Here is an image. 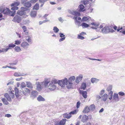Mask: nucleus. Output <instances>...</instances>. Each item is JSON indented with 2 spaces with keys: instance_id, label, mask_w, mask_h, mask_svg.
<instances>
[{
  "instance_id": "24",
  "label": "nucleus",
  "mask_w": 125,
  "mask_h": 125,
  "mask_svg": "<svg viewBox=\"0 0 125 125\" xmlns=\"http://www.w3.org/2000/svg\"><path fill=\"white\" fill-rule=\"evenodd\" d=\"M113 98L115 101H118L119 100L118 94L115 93L114 94L113 96Z\"/></svg>"
},
{
  "instance_id": "20",
  "label": "nucleus",
  "mask_w": 125,
  "mask_h": 125,
  "mask_svg": "<svg viewBox=\"0 0 125 125\" xmlns=\"http://www.w3.org/2000/svg\"><path fill=\"white\" fill-rule=\"evenodd\" d=\"M24 6L27 8H29L31 6V3L29 2H27L25 3Z\"/></svg>"
},
{
  "instance_id": "12",
  "label": "nucleus",
  "mask_w": 125,
  "mask_h": 125,
  "mask_svg": "<svg viewBox=\"0 0 125 125\" xmlns=\"http://www.w3.org/2000/svg\"><path fill=\"white\" fill-rule=\"evenodd\" d=\"M38 92L36 91H32L31 93V97L33 98L36 97L38 95Z\"/></svg>"
},
{
  "instance_id": "37",
  "label": "nucleus",
  "mask_w": 125,
  "mask_h": 125,
  "mask_svg": "<svg viewBox=\"0 0 125 125\" xmlns=\"http://www.w3.org/2000/svg\"><path fill=\"white\" fill-rule=\"evenodd\" d=\"M86 83H83L82 84L81 88L83 90H85L86 88Z\"/></svg>"
},
{
  "instance_id": "55",
  "label": "nucleus",
  "mask_w": 125,
  "mask_h": 125,
  "mask_svg": "<svg viewBox=\"0 0 125 125\" xmlns=\"http://www.w3.org/2000/svg\"><path fill=\"white\" fill-rule=\"evenodd\" d=\"M88 1L86 0L83 1V3L85 5L86 4H88Z\"/></svg>"
},
{
  "instance_id": "53",
  "label": "nucleus",
  "mask_w": 125,
  "mask_h": 125,
  "mask_svg": "<svg viewBox=\"0 0 125 125\" xmlns=\"http://www.w3.org/2000/svg\"><path fill=\"white\" fill-rule=\"evenodd\" d=\"M21 86L22 88H24L26 87V85L24 83H22L21 84Z\"/></svg>"
},
{
  "instance_id": "42",
  "label": "nucleus",
  "mask_w": 125,
  "mask_h": 125,
  "mask_svg": "<svg viewBox=\"0 0 125 125\" xmlns=\"http://www.w3.org/2000/svg\"><path fill=\"white\" fill-rule=\"evenodd\" d=\"M53 30L54 32L55 33L57 32L59 30L56 27H54L53 28Z\"/></svg>"
},
{
  "instance_id": "17",
  "label": "nucleus",
  "mask_w": 125,
  "mask_h": 125,
  "mask_svg": "<svg viewBox=\"0 0 125 125\" xmlns=\"http://www.w3.org/2000/svg\"><path fill=\"white\" fill-rule=\"evenodd\" d=\"M108 96V95L107 94H104L103 95L101 96L102 100L104 101H105L107 99Z\"/></svg>"
},
{
  "instance_id": "32",
  "label": "nucleus",
  "mask_w": 125,
  "mask_h": 125,
  "mask_svg": "<svg viewBox=\"0 0 125 125\" xmlns=\"http://www.w3.org/2000/svg\"><path fill=\"white\" fill-rule=\"evenodd\" d=\"M14 50L16 52H19L21 51V49L20 47L18 46H15Z\"/></svg>"
},
{
  "instance_id": "62",
  "label": "nucleus",
  "mask_w": 125,
  "mask_h": 125,
  "mask_svg": "<svg viewBox=\"0 0 125 125\" xmlns=\"http://www.w3.org/2000/svg\"><path fill=\"white\" fill-rule=\"evenodd\" d=\"M38 0H31V1L32 3H35L37 2Z\"/></svg>"
},
{
  "instance_id": "58",
  "label": "nucleus",
  "mask_w": 125,
  "mask_h": 125,
  "mask_svg": "<svg viewBox=\"0 0 125 125\" xmlns=\"http://www.w3.org/2000/svg\"><path fill=\"white\" fill-rule=\"evenodd\" d=\"M80 34L83 36L84 35L86 34L85 32H82L81 33H80Z\"/></svg>"
},
{
  "instance_id": "49",
  "label": "nucleus",
  "mask_w": 125,
  "mask_h": 125,
  "mask_svg": "<svg viewBox=\"0 0 125 125\" xmlns=\"http://www.w3.org/2000/svg\"><path fill=\"white\" fill-rule=\"evenodd\" d=\"M28 38L26 39V40L28 42H31V37L29 36H28Z\"/></svg>"
},
{
  "instance_id": "60",
  "label": "nucleus",
  "mask_w": 125,
  "mask_h": 125,
  "mask_svg": "<svg viewBox=\"0 0 125 125\" xmlns=\"http://www.w3.org/2000/svg\"><path fill=\"white\" fill-rule=\"evenodd\" d=\"M14 76H19V74L17 73H15L14 74Z\"/></svg>"
},
{
  "instance_id": "33",
  "label": "nucleus",
  "mask_w": 125,
  "mask_h": 125,
  "mask_svg": "<svg viewBox=\"0 0 125 125\" xmlns=\"http://www.w3.org/2000/svg\"><path fill=\"white\" fill-rule=\"evenodd\" d=\"M64 117L67 119H69L72 116L69 114H67L66 113L65 114L63 115Z\"/></svg>"
},
{
  "instance_id": "19",
  "label": "nucleus",
  "mask_w": 125,
  "mask_h": 125,
  "mask_svg": "<svg viewBox=\"0 0 125 125\" xmlns=\"http://www.w3.org/2000/svg\"><path fill=\"white\" fill-rule=\"evenodd\" d=\"M91 24L92 25V27L94 29L97 28L98 26V24H97L95 22H93V23H92Z\"/></svg>"
},
{
  "instance_id": "3",
  "label": "nucleus",
  "mask_w": 125,
  "mask_h": 125,
  "mask_svg": "<svg viewBox=\"0 0 125 125\" xmlns=\"http://www.w3.org/2000/svg\"><path fill=\"white\" fill-rule=\"evenodd\" d=\"M112 85H109L107 87L106 90L108 92H110L108 93V97L110 100H111L112 98L113 94V91H111L112 89Z\"/></svg>"
},
{
  "instance_id": "38",
  "label": "nucleus",
  "mask_w": 125,
  "mask_h": 125,
  "mask_svg": "<svg viewBox=\"0 0 125 125\" xmlns=\"http://www.w3.org/2000/svg\"><path fill=\"white\" fill-rule=\"evenodd\" d=\"M4 95L8 100L10 101L11 100V98L10 97L8 93H6Z\"/></svg>"
},
{
  "instance_id": "23",
  "label": "nucleus",
  "mask_w": 125,
  "mask_h": 125,
  "mask_svg": "<svg viewBox=\"0 0 125 125\" xmlns=\"http://www.w3.org/2000/svg\"><path fill=\"white\" fill-rule=\"evenodd\" d=\"M79 8L80 11H83L85 10L84 6L82 4L80 5L79 6Z\"/></svg>"
},
{
  "instance_id": "30",
  "label": "nucleus",
  "mask_w": 125,
  "mask_h": 125,
  "mask_svg": "<svg viewBox=\"0 0 125 125\" xmlns=\"http://www.w3.org/2000/svg\"><path fill=\"white\" fill-rule=\"evenodd\" d=\"M26 85L27 87L28 88L31 89L33 88V87L32 84L30 82H27Z\"/></svg>"
},
{
  "instance_id": "39",
  "label": "nucleus",
  "mask_w": 125,
  "mask_h": 125,
  "mask_svg": "<svg viewBox=\"0 0 125 125\" xmlns=\"http://www.w3.org/2000/svg\"><path fill=\"white\" fill-rule=\"evenodd\" d=\"M89 19L88 18L86 17H84L83 18L82 20L81 21L83 22L85 21L89 20Z\"/></svg>"
},
{
  "instance_id": "54",
  "label": "nucleus",
  "mask_w": 125,
  "mask_h": 125,
  "mask_svg": "<svg viewBox=\"0 0 125 125\" xmlns=\"http://www.w3.org/2000/svg\"><path fill=\"white\" fill-rule=\"evenodd\" d=\"M65 39V37H63L62 38H61L59 40V41L60 42L62 41H63L64 40V39Z\"/></svg>"
},
{
  "instance_id": "11",
  "label": "nucleus",
  "mask_w": 125,
  "mask_h": 125,
  "mask_svg": "<svg viewBox=\"0 0 125 125\" xmlns=\"http://www.w3.org/2000/svg\"><path fill=\"white\" fill-rule=\"evenodd\" d=\"M29 44L27 42H24L21 44V47L24 49H27L29 46Z\"/></svg>"
},
{
  "instance_id": "64",
  "label": "nucleus",
  "mask_w": 125,
  "mask_h": 125,
  "mask_svg": "<svg viewBox=\"0 0 125 125\" xmlns=\"http://www.w3.org/2000/svg\"><path fill=\"white\" fill-rule=\"evenodd\" d=\"M122 29V27L120 28L119 27L117 29V30L118 32L120 30H121Z\"/></svg>"
},
{
  "instance_id": "28",
  "label": "nucleus",
  "mask_w": 125,
  "mask_h": 125,
  "mask_svg": "<svg viewBox=\"0 0 125 125\" xmlns=\"http://www.w3.org/2000/svg\"><path fill=\"white\" fill-rule=\"evenodd\" d=\"M90 110L94 111L95 109V106L94 104L91 105L89 107Z\"/></svg>"
},
{
  "instance_id": "45",
  "label": "nucleus",
  "mask_w": 125,
  "mask_h": 125,
  "mask_svg": "<svg viewBox=\"0 0 125 125\" xmlns=\"http://www.w3.org/2000/svg\"><path fill=\"white\" fill-rule=\"evenodd\" d=\"M77 38L81 40H83L84 39V38L83 36L81 35H78Z\"/></svg>"
},
{
  "instance_id": "35",
  "label": "nucleus",
  "mask_w": 125,
  "mask_h": 125,
  "mask_svg": "<svg viewBox=\"0 0 125 125\" xmlns=\"http://www.w3.org/2000/svg\"><path fill=\"white\" fill-rule=\"evenodd\" d=\"M81 25L84 28H87L89 26V25L88 24L84 22L82 23L81 24Z\"/></svg>"
},
{
  "instance_id": "1",
  "label": "nucleus",
  "mask_w": 125,
  "mask_h": 125,
  "mask_svg": "<svg viewBox=\"0 0 125 125\" xmlns=\"http://www.w3.org/2000/svg\"><path fill=\"white\" fill-rule=\"evenodd\" d=\"M57 83V81L56 79L52 80L48 86L49 89L51 90H54L56 87V86L55 84Z\"/></svg>"
},
{
  "instance_id": "15",
  "label": "nucleus",
  "mask_w": 125,
  "mask_h": 125,
  "mask_svg": "<svg viewBox=\"0 0 125 125\" xmlns=\"http://www.w3.org/2000/svg\"><path fill=\"white\" fill-rule=\"evenodd\" d=\"M50 82V80H49L48 79H46L43 82V83H44L45 86L47 87L48 86V84Z\"/></svg>"
},
{
  "instance_id": "25",
  "label": "nucleus",
  "mask_w": 125,
  "mask_h": 125,
  "mask_svg": "<svg viewBox=\"0 0 125 125\" xmlns=\"http://www.w3.org/2000/svg\"><path fill=\"white\" fill-rule=\"evenodd\" d=\"M37 99L39 101H45V99L40 95H39L38 96V97L37 98Z\"/></svg>"
},
{
  "instance_id": "56",
  "label": "nucleus",
  "mask_w": 125,
  "mask_h": 125,
  "mask_svg": "<svg viewBox=\"0 0 125 125\" xmlns=\"http://www.w3.org/2000/svg\"><path fill=\"white\" fill-rule=\"evenodd\" d=\"M5 116L7 117H9L11 116V115L10 114H7L5 115Z\"/></svg>"
},
{
  "instance_id": "4",
  "label": "nucleus",
  "mask_w": 125,
  "mask_h": 125,
  "mask_svg": "<svg viewBox=\"0 0 125 125\" xmlns=\"http://www.w3.org/2000/svg\"><path fill=\"white\" fill-rule=\"evenodd\" d=\"M3 13L5 14H8L11 16H13L15 14V11L14 12L11 11L8 8H4L3 11Z\"/></svg>"
},
{
  "instance_id": "51",
  "label": "nucleus",
  "mask_w": 125,
  "mask_h": 125,
  "mask_svg": "<svg viewBox=\"0 0 125 125\" xmlns=\"http://www.w3.org/2000/svg\"><path fill=\"white\" fill-rule=\"evenodd\" d=\"M96 80V79L95 78H92L91 79V81L92 83H94Z\"/></svg>"
},
{
  "instance_id": "36",
  "label": "nucleus",
  "mask_w": 125,
  "mask_h": 125,
  "mask_svg": "<svg viewBox=\"0 0 125 125\" xmlns=\"http://www.w3.org/2000/svg\"><path fill=\"white\" fill-rule=\"evenodd\" d=\"M17 13L19 15L21 16H22L24 14V11H22V10H18L17 12Z\"/></svg>"
},
{
  "instance_id": "22",
  "label": "nucleus",
  "mask_w": 125,
  "mask_h": 125,
  "mask_svg": "<svg viewBox=\"0 0 125 125\" xmlns=\"http://www.w3.org/2000/svg\"><path fill=\"white\" fill-rule=\"evenodd\" d=\"M90 111L89 107H86L83 111L84 113L86 114L88 113Z\"/></svg>"
},
{
  "instance_id": "61",
  "label": "nucleus",
  "mask_w": 125,
  "mask_h": 125,
  "mask_svg": "<svg viewBox=\"0 0 125 125\" xmlns=\"http://www.w3.org/2000/svg\"><path fill=\"white\" fill-rule=\"evenodd\" d=\"M27 1V0H21V2L22 4H23Z\"/></svg>"
},
{
  "instance_id": "40",
  "label": "nucleus",
  "mask_w": 125,
  "mask_h": 125,
  "mask_svg": "<svg viewBox=\"0 0 125 125\" xmlns=\"http://www.w3.org/2000/svg\"><path fill=\"white\" fill-rule=\"evenodd\" d=\"M9 96L11 98V97L13 98H14V93L12 92L11 91L10 92V93H9Z\"/></svg>"
},
{
  "instance_id": "5",
  "label": "nucleus",
  "mask_w": 125,
  "mask_h": 125,
  "mask_svg": "<svg viewBox=\"0 0 125 125\" xmlns=\"http://www.w3.org/2000/svg\"><path fill=\"white\" fill-rule=\"evenodd\" d=\"M16 45L13 44L12 43L9 44L8 46L6 47V49L3 48L0 50L1 53L2 52H7L8 50L11 49L12 48H13L15 47Z\"/></svg>"
},
{
  "instance_id": "31",
  "label": "nucleus",
  "mask_w": 125,
  "mask_h": 125,
  "mask_svg": "<svg viewBox=\"0 0 125 125\" xmlns=\"http://www.w3.org/2000/svg\"><path fill=\"white\" fill-rule=\"evenodd\" d=\"M39 5L38 3H36L34 6L33 8V9L36 10H38L39 9Z\"/></svg>"
},
{
  "instance_id": "44",
  "label": "nucleus",
  "mask_w": 125,
  "mask_h": 125,
  "mask_svg": "<svg viewBox=\"0 0 125 125\" xmlns=\"http://www.w3.org/2000/svg\"><path fill=\"white\" fill-rule=\"evenodd\" d=\"M81 104V103H80V101H79L76 104V107L77 109H78L80 107Z\"/></svg>"
},
{
  "instance_id": "63",
  "label": "nucleus",
  "mask_w": 125,
  "mask_h": 125,
  "mask_svg": "<svg viewBox=\"0 0 125 125\" xmlns=\"http://www.w3.org/2000/svg\"><path fill=\"white\" fill-rule=\"evenodd\" d=\"M21 10H23V11H24L26 10V8L24 7H22L21 8Z\"/></svg>"
},
{
  "instance_id": "7",
  "label": "nucleus",
  "mask_w": 125,
  "mask_h": 125,
  "mask_svg": "<svg viewBox=\"0 0 125 125\" xmlns=\"http://www.w3.org/2000/svg\"><path fill=\"white\" fill-rule=\"evenodd\" d=\"M20 4V1H17L12 3L11 5V6L12 7L11 9L13 10H17L18 8L17 6L19 5Z\"/></svg>"
},
{
  "instance_id": "13",
  "label": "nucleus",
  "mask_w": 125,
  "mask_h": 125,
  "mask_svg": "<svg viewBox=\"0 0 125 125\" xmlns=\"http://www.w3.org/2000/svg\"><path fill=\"white\" fill-rule=\"evenodd\" d=\"M75 79V77L74 76L71 77L69 79L68 83L71 86L72 84V81H74Z\"/></svg>"
},
{
  "instance_id": "16",
  "label": "nucleus",
  "mask_w": 125,
  "mask_h": 125,
  "mask_svg": "<svg viewBox=\"0 0 125 125\" xmlns=\"http://www.w3.org/2000/svg\"><path fill=\"white\" fill-rule=\"evenodd\" d=\"M15 94L17 98H18L19 96V91L17 87H15L14 89Z\"/></svg>"
},
{
  "instance_id": "18",
  "label": "nucleus",
  "mask_w": 125,
  "mask_h": 125,
  "mask_svg": "<svg viewBox=\"0 0 125 125\" xmlns=\"http://www.w3.org/2000/svg\"><path fill=\"white\" fill-rule=\"evenodd\" d=\"M39 82L37 83V89L39 91H40L42 89V86L41 85Z\"/></svg>"
},
{
  "instance_id": "6",
  "label": "nucleus",
  "mask_w": 125,
  "mask_h": 125,
  "mask_svg": "<svg viewBox=\"0 0 125 125\" xmlns=\"http://www.w3.org/2000/svg\"><path fill=\"white\" fill-rule=\"evenodd\" d=\"M92 118V117L91 115H89L88 116L85 115H84L82 116L81 121L84 123L87 121L88 120L91 119Z\"/></svg>"
},
{
  "instance_id": "27",
  "label": "nucleus",
  "mask_w": 125,
  "mask_h": 125,
  "mask_svg": "<svg viewBox=\"0 0 125 125\" xmlns=\"http://www.w3.org/2000/svg\"><path fill=\"white\" fill-rule=\"evenodd\" d=\"M78 111V110L76 109L74 110L69 113V114L71 115H74L76 114Z\"/></svg>"
},
{
  "instance_id": "57",
  "label": "nucleus",
  "mask_w": 125,
  "mask_h": 125,
  "mask_svg": "<svg viewBox=\"0 0 125 125\" xmlns=\"http://www.w3.org/2000/svg\"><path fill=\"white\" fill-rule=\"evenodd\" d=\"M46 22V20L44 21H40L39 22V23L40 25H41L43 23L45 22Z\"/></svg>"
},
{
  "instance_id": "47",
  "label": "nucleus",
  "mask_w": 125,
  "mask_h": 125,
  "mask_svg": "<svg viewBox=\"0 0 125 125\" xmlns=\"http://www.w3.org/2000/svg\"><path fill=\"white\" fill-rule=\"evenodd\" d=\"M74 15H75L77 16H80V13L78 12L77 11H75L74 12Z\"/></svg>"
},
{
  "instance_id": "8",
  "label": "nucleus",
  "mask_w": 125,
  "mask_h": 125,
  "mask_svg": "<svg viewBox=\"0 0 125 125\" xmlns=\"http://www.w3.org/2000/svg\"><path fill=\"white\" fill-rule=\"evenodd\" d=\"M66 120V119H62L60 121L55 122V125H65Z\"/></svg>"
},
{
  "instance_id": "48",
  "label": "nucleus",
  "mask_w": 125,
  "mask_h": 125,
  "mask_svg": "<svg viewBox=\"0 0 125 125\" xmlns=\"http://www.w3.org/2000/svg\"><path fill=\"white\" fill-rule=\"evenodd\" d=\"M22 29H23L24 32H25V31H26L27 28L25 26H23L22 27Z\"/></svg>"
},
{
  "instance_id": "41",
  "label": "nucleus",
  "mask_w": 125,
  "mask_h": 125,
  "mask_svg": "<svg viewBox=\"0 0 125 125\" xmlns=\"http://www.w3.org/2000/svg\"><path fill=\"white\" fill-rule=\"evenodd\" d=\"M62 81L64 85H66L67 84L68 81L67 78H65Z\"/></svg>"
},
{
  "instance_id": "26",
  "label": "nucleus",
  "mask_w": 125,
  "mask_h": 125,
  "mask_svg": "<svg viewBox=\"0 0 125 125\" xmlns=\"http://www.w3.org/2000/svg\"><path fill=\"white\" fill-rule=\"evenodd\" d=\"M73 19L75 20V24L77 23L79 26H81L80 25L81 23L80 21L77 20V17H74Z\"/></svg>"
},
{
  "instance_id": "9",
  "label": "nucleus",
  "mask_w": 125,
  "mask_h": 125,
  "mask_svg": "<svg viewBox=\"0 0 125 125\" xmlns=\"http://www.w3.org/2000/svg\"><path fill=\"white\" fill-rule=\"evenodd\" d=\"M21 20V17L18 16L16 15L14 18L13 21L19 23Z\"/></svg>"
},
{
  "instance_id": "29",
  "label": "nucleus",
  "mask_w": 125,
  "mask_h": 125,
  "mask_svg": "<svg viewBox=\"0 0 125 125\" xmlns=\"http://www.w3.org/2000/svg\"><path fill=\"white\" fill-rule=\"evenodd\" d=\"M87 92L86 91H83L82 93V96L84 98H86L87 97Z\"/></svg>"
},
{
  "instance_id": "10",
  "label": "nucleus",
  "mask_w": 125,
  "mask_h": 125,
  "mask_svg": "<svg viewBox=\"0 0 125 125\" xmlns=\"http://www.w3.org/2000/svg\"><path fill=\"white\" fill-rule=\"evenodd\" d=\"M23 94L25 95H27L30 93V90L27 88L24 89L22 92Z\"/></svg>"
},
{
  "instance_id": "52",
  "label": "nucleus",
  "mask_w": 125,
  "mask_h": 125,
  "mask_svg": "<svg viewBox=\"0 0 125 125\" xmlns=\"http://www.w3.org/2000/svg\"><path fill=\"white\" fill-rule=\"evenodd\" d=\"M118 94L119 95L121 96H123L125 95L124 93L122 92H120Z\"/></svg>"
},
{
  "instance_id": "2",
  "label": "nucleus",
  "mask_w": 125,
  "mask_h": 125,
  "mask_svg": "<svg viewBox=\"0 0 125 125\" xmlns=\"http://www.w3.org/2000/svg\"><path fill=\"white\" fill-rule=\"evenodd\" d=\"M103 26L101 25L99 27L100 29H102L101 30V32L104 33H107L110 31L111 30L109 27L107 26H106L103 27Z\"/></svg>"
},
{
  "instance_id": "14",
  "label": "nucleus",
  "mask_w": 125,
  "mask_h": 125,
  "mask_svg": "<svg viewBox=\"0 0 125 125\" xmlns=\"http://www.w3.org/2000/svg\"><path fill=\"white\" fill-rule=\"evenodd\" d=\"M83 77L82 75H81L76 78L75 82L77 84L78 83L82 80Z\"/></svg>"
},
{
  "instance_id": "46",
  "label": "nucleus",
  "mask_w": 125,
  "mask_h": 125,
  "mask_svg": "<svg viewBox=\"0 0 125 125\" xmlns=\"http://www.w3.org/2000/svg\"><path fill=\"white\" fill-rule=\"evenodd\" d=\"M7 67H8V68H11V69L12 68V69H16V67H12L11 66H3V67L2 68H6Z\"/></svg>"
},
{
  "instance_id": "21",
  "label": "nucleus",
  "mask_w": 125,
  "mask_h": 125,
  "mask_svg": "<svg viewBox=\"0 0 125 125\" xmlns=\"http://www.w3.org/2000/svg\"><path fill=\"white\" fill-rule=\"evenodd\" d=\"M37 15V12L36 11L33 10L31 11L30 13L31 16V17H35Z\"/></svg>"
},
{
  "instance_id": "34",
  "label": "nucleus",
  "mask_w": 125,
  "mask_h": 125,
  "mask_svg": "<svg viewBox=\"0 0 125 125\" xmlns=\"http://www.w3.org/2000/svg\"><path fill=\"white\" fill-rule=\"evenodd\" d=\"M57 83L61 87H63L64 86L62 80H59L58 82H57Z\"/></svg>"
},
{
  "instance_id": "59",
  "label": "nucleus",
  "mask_w": 125,
  "mask_h": 125,
  "mask_svg": "<svg viewBox=\"0 0 125 125\" xmlns=\"http://www.w3.org/2000/svg\"><path fill=\"white\" fill-rule=\"evenodd\" d=\"M47 0H39V1L40 2L43 3L44 2Z\"/></svg>"
},
{
  "instance_id": "43",
  "label": "nucleus",
  "mask_w": 125,
  "mask_h": 125,
  "mask_svg": "<svg viewBox=\"0 0 125 125\" xmlns=\"http://www.w3.org/2000/svg\"><path fill=\"white\" fill-rule=\"evenodd\" d=\"M15 45H19L21 43V41L20 40H16L15 41Z\"/></svg>"
},
{
  "instance_id": "50",
  "label": "nucleus",
  "mask_w": 125,
  "mask_h": 125,
  "mask_svg": "<svg viewBox=\"0 0 125 125\" xmlns=\"http://www.w3.org/2000/svg\"><path fill=\"white\" fill-rule=\"evenodd\" d=\"M105 92V91L104 90H102L100 92V95H102Z\"/></svg>"
}]
</instances>
